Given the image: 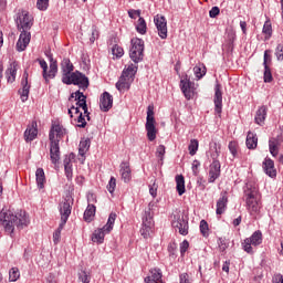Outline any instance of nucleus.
Segmentation results:
<instances>
[{
    "instance_id": "nucleus-1",
    "label": "nucleus",
    "mask_w": 283,
    "mask_h": 283,
    "mask_svg": "<svg viewBox=\"0 0 283 283\" xmlns=\"http://www.w3.org/2000/svg\"><path fill=\"white\" fill-rule=\"evenodd\" d=\"M15 23L18 30H22L15 44L17 52H25L32 39V33L29 30H32L34 25V18L28 11H22L18 13Z\"/></svg>"
},
{
    "instance_id": "nucleus-2",
    "label": "nucleus",
    "mask_w": 283,
    "mask_h": 283,
    "mask_svg": "<svg viewBox=\"0 0 283 283\" xmlns=\"http://www.w3.org/2000/svg\"><path fill=\"white\" fill-rule=\"evenodd\" d=\"M0 223L6 233L12 235V233H14V227H17V229H23V227L30 224V219H28V214L23 210L14 213L12 210L2 209L0 212Z\"/></svg>"
},
{
    "instance_id": "nucleus-3",
    "label": "nucleus",
    "mask_w": 283,
    "mask_h": 283,
    "mask_svg": "<svg viewBox=\"0 0 283 283\" xmlns=\"http://www.w3.org/2000/svg\"><path fill=\"white\" fill-rule=\"evenodd\" d=\"M66 134L67 129L59 124L53 125L50 129V159L53 165H59V160H61V146L59 144L63 140V136Z\"/></svg>"
},
{
    "instance_id": "nucleus-4",
    "label": "nucleus",
    "mask_w": 283,
    "mask_h": 283,
    "mask_svg": "<svg viewBox=\"0 0 283 283\" xmlns=\"http://www.w3.org/2000/svg\"><path fill=\"white\" fill-rule=\"evenodd\" d=\"M260 191L255 184L248 182L243 187V199L245 201L247 210L250 213H258L260 211Z\"/></svg>"
},
{
    "instance_id": "nucleus-5",
    "label": "nucleus",
    "mask_w": 283,
    "mask_h": 283,
    "mask_svg": "<svg viewBox=\"0 0 283 283\" xmlns=\"http://www.w3.org/2000/svg\"><path fill=\"white\" fill-rule=\"evenodd\" d=\"M117 214L116 212H111L108 216V220L103 228H98L93 232L92 242H97V244H103L105 242V234L112 233L114 229V223L116 222Z\"/></svg>"
},
{
    "instance_id": "nucleus-6",
    "label": "nucleus",
    "mask_w": 283,
    "mask_h": 283,
    "mask_svg": "<svg viewBox=\"0 0 283 283\" xmlns=\"http://www.w3.org/2000/svg\"><path fill=\"white\" fill-rule=\"evenodd\" d=\"M46 56L49 57L50 61V70L48 72V62L45 60L38 59V63L40 64V67H42V76L45 81V83H50V78H56V74L59 73V64L52 56V54H48Z\"/></svg>"
},
{
    "instance_id": "nucleus-7",
    "label": "nucleus",
    "mask_w": 283,
    "mask_h": 283,
    "mask_svg": "<svg viewBox=\"0 0 283 283\" xmlns=\"http://www.w3.org/2000/svg\"><path fill=\"white\" fill-rule=\"evenodd\" d=\"M129 59L135 63L143 62L145 59V41L139 38L130 40Z\"/></svg>"
},
{
    "instance_id": "nucleus-8",
    "label": "nucleus",
    "mask_w": 283,
    "mask_h": 283,
    "mask_svg": "<svg viewBox=\"0 0 283 283\" xmlns=\"http://www.w3.org/2000/svg\"><path fill=\"white\" fill-rule=\"evenodd\" d=\"M62 83H64V85H78V87L84 91L90 87V78L80 71L71 73V76L69 77H62Z\"/></svg>"
},
{
    "instance_id": "nucleus-9",
    "label": "nucleus",
    "mask_w": 283,
    "mask_h": 283,
    "mask_svg": "<svg viewBox=\"0 0 283 283\" xmlns=\"http://www.w3.org/2000/svg\"><path fill=\"white\" fill-rule=\"evenodd\" d=\"M146 132H147V138L153 143V140L156 138V134H158V130L156 129V118L154 117V106L149 105L147 107V117H146Z\"/></svg>"
},
{
    "instance_id": "nucleus-10",
    "label": "nucleus",
    "mask_w": 283,
    "mask_h": 283,
    "mask_svg": "<svg viewBox=\"0 0 283 283\" xmlns=\"http://www.w3.org/2000/svg\"><path fill=\"white\" fill-rule=\"evenodd\" d=\"M260 244H262V231L256 230L242 242L243 251L253 255V247H260Z\"/></svg>"
},
{
    "instance_id": "nucleus-11",
    "label": "nucleus",
    "mask_w": 283,
    "mask_h": 283,
    "mask_svg": "<svg viewBox=\"0 0 283 283\" xmlns=\"http://www.w3.org/2000/svg\"><path fill=\"white\" fill-rule=\"evenodd\" d=\"M151 229H154V216H151V208H148L143 216V228L140 229L143 238H148L151 234Z\"/></svg>"
},
{
    "instance_id": "nucleus-12",
    "label": "nucleus",
    "mask_w": 283,
    "mask_h": 283,
    "mask_svg": "<svg viewBox=\"0 0 283 283\" xmlns=\"http://www.w3.org/2000/svg\"><path fill=\"white\" fill-rule=\"evenodd\" d=\"M171 224L180 235H187L189 233V221L185 217H181L180 213L172 216Z\"/></svg>"
},
{
    "instance_id": "nucleus-13",
    "label": "nucleus",
    "mask_w": 283,
    "mask_h": 283,
    "mask_svg": "<svg viewBox=\"0 0 283 283\" xmlns=\"http://www.w3.org/2000/svg\"><path fill=\"white\" fill-rule=\"evenodd\" d=\"M59 211L61 216V227H65L67 224V220H70V216H72V205L70 200L65 199L59 205Z\"/></svg>"
},
{
    "instance_id": "nucleus-14",
    "label": "nucleus",
    "mask_w": 283,
    "mask_h": 283,
    "mask_svg": "<svg viewBox=\"0 0 283 283\" xmlns=\"http://www.w3.org/2000/svg\"><path fill=\"white\" fill-rule=\"evenodd\" d=\"M154 23L160 39H167V19L165 18V15H155Z\"/></svg>"
},
{
    "instance_id": "nucleus-15",
    "label": "nucleus",
    "mask_w": 283,
    "mask_h": 283,
    "mask_svg": "<svg viewBox=\"0 0 283 283\" xmlns=\"http://www.w3.org/2000/svg\"><path fill=\"white\" fill-rule=\"evenodd\" d=\"M193 82H191L187 75L180 81L181 92L187 101H191V98H193Z\"/></svg>"
},
{
    "instance_id": "nucleus-16",
    "label": "nucleus",
    "mask_w": 283,
    "mask_h": 283,
    "mask_svg": "<svg viewBox=\"0 0 283 283\" xmlns=\"http://www.w3.org/2000/svg\"><path fill=\"white\" fill-rule=\"evenodd\" d=\"M39 125L36 120H32L31 124L24 130V140L25 143H32L39 136Z\"/></svg>"
},
{
    "instance_id": "nucleus-17",
    "label": "nucleus",
    "mask_w": 283,
    "mask_h": 283,
    "mask_svg": "<svg viewBox=\"0 0 283 283\" xmlns=\"http://www.w3.org/2000/svg\"><path fill=\"white\" fill-rule=\"evenodd\" d=\"M213 103H214V112H217L218 114H222V85H220V83H216L214 86V98H213Z\"/></svg>"
},
{
    "instance_id": "nucleus-18",
    "label": "nucleus",
    "mask_w": 283,
    "mask_h": 283,
    "mask_svg": "<svg viewBox=\"0 0 283 283\" xmlns=\"http://www.w3.org/2000/svg\"><path fill=\"white\" fill-rule=\"evenodd\" d=\"M149 273L150 276L144 279L145 283H165V281H163V270H160V268L150 269Z\"/></svg>"
},
{
    "instance_id": "nucleus-19",
    "label": "nucleus",
    "mask_w": 283,
    "mask_h": 283,
    "mask_svg": "<svg viewBox=\"0 0 283 283\" xmlns=\"http://www.w3.org/2000/svg\"><path fill=\"white\" fill-rule=\"evenodd\" d=\"M114 105V97L108 92H104L99 98V107L102 112H109Z\"/></svg>"
},
{
    "instance_id": "nucleus-20",
    "label": "nucleus",
    "mask_w": 283,
    "mask_h": 283,
    "mask_svg": "<svg viewBox=\"0 0 283 283\" xmlns=\"http://www.w3.org/2000/svg\"><path fill=\"white\" fill-rule=\"evenodd\" d=\"M22 90L19 91L20 98L22 103H25L30 96V84H28V71L23 73L22 81H21Z\"/></svg>"
},
{
    "instance_id": "nucleus-21",
    "label": "nucleus",
    "mask_w": 283,
    "mask_h": 283,
    "mask_svg": "<svg viewBox=\"0 0 283 283\" xmlns=\"http://www.w3.org/2000/svg\"><path fill=\"white\" fill-rule=\"evenodd\" d=\"M263 170L266 176L270 178H276L277 170L275 169V161L273 159L266 157L263 161Z\"/></svg>"
},
{
    "instance_id": "nucleus-22",
    "label": "nucleus",
    "mask_w": 283,
    "mask_h": 283,
    "mask_svg": "<svg viewBox=\"0 0 283 283\" xmlns=\"http://www.w3.org/2000/svg\"><path fill=\"white\" fill-rule=\"evenodd\" d=\"M61 71H62V78H70L72 76V72H74V64L70 59L64 57L61 62Z\"/></svg>"
},
{
    "instance_id": "nucleus-23",
    "label": "nucleus",
    "mask_w": 283,
    "mask_h": 283,
    "mask_svg": "<svg viewBox=\"0 0 283 283\" xmlns=\"http://www.w3.org/2000/svg\"><path fill=\"white\" fill-rule=\"evenodd\" d=\"M229 203V197L227 191L221 192V197L217 201V216H222L227 211V205Z\"/></svg>"
},
{
    "instance_id": "nucleus-24",
    "label": "nucleus",
    "mask_w": 283,
    "mask_h": 283,
    "mask_svg": "<svg viewBox=\"0 0 283 283\" xmlns=\"http://www.w3.org/2000/svg\"><path fill=\"white\" fill-rule=\"evenodd\" d=\"M218 178H220V161H212L210 165L208 182H216Z\"/></svg>"
},
{
    "instance_id": "nucleus-25",
    "label": "nucleus",
    "mask_w": 283,
    "mask_h": 283,
    "mask_svg": "<svg viewBox=\"0 0 283 283\" xmlns=\"http://www.w3.org/2000/svg\"><path fill=\"white\" fill-rule=\"evenodd\" d=\"M17 62H12L9 64L7 71H6V78L8 83H14L17 81V67H18Z\"/></svg>"
},
{
    "instance_id": "nucleus-26",
    "label": "nucleus",
    "mask_w": 283,
    "mask_h": 283,
    "mask_svg": "<svg viewBox=\"0 0 283 283\" xmlns=\"http://www.w3.org/2000/svg\"><path fill=\"white\" fill-rule=\"evenodd\" d=\"M120 175H122V180L124 182H129L132 180V168H129V163L123 161L120 164Z\"/></svg>"
},
{
    "instance_id": "nucleus-27",
    "label": "nucleus",
    "mask_w": 283,
    "mask_h": 283,
    "mask_svg": "<svg viewBox=\"0 0 283 283\" xmlns=\"http://www.w3.org/2000/svg\"><path fill=\"white\" fill-rule=\"evenodd\" d=\"M266 112L268 108L265 105L259 107L254 117V122L256 123V125H264V120H266Z\"/></svg>"
},
{
    "instance_id": "nucleus-28",
    "label": "nucleus",
    "mask_w": 283,
    "mask_h": 283,
    "mask_svg": "<svg viewBox=\"0 0 283 283\" xmlns=\"http://www.w3.org/2000/svg\"><path fill=\"white\" fill-rule=\"evenodd\" d=\"M72 158H74V154H70L69 156H65L64 158V171L67 180H72Z\"/></svg>"
},
{
    "instance_id": "nucleus-29",
    "label": "nucleus",
    "mask_w": 283,
    "mask_h": 283,
    "mask_svg": "<svg viewBox=\"0 0 283 283\" xmlns=\"http://www.w3.org/2000/svg\"><path fill=\"white\" fill-rule=\"evenodd\" d=\"M138 72V66H135L134 64H129L127 69H125L122 73L123 78H128V81H134V77L136 76V73Z\"/></svg>"
},
{
    "instance_id": "nucleus-30",
    "label": "nucleus",
    "mask_w": 283,
    "mask_h": 283,
    "mask_svg": "<svg viewBox=\"0 0 283 283\" xmlns=\"http://www.w3.org/2000/svg\"><path fill=\"white\" fill-rule=\"evenodd\" d=\"M270 154L275 158L280 154V139L272 137L269 140Z\"/></svg>"
},
{
    "instance_id": "nucleus-31",
    "label": "nucleus",
    "mask_w": 283,
    "mask_h": 283,
    "mask_svg": "<svg viewBox=\"0 0 283 283\" xmlns=\"http://www.w3.org/2000/svg\"><path fill=\"white\" fill-rule=\"evenodd\" d=\"M92 202H96V201H88V206L84 211L85 222H90L94 218V216H96V206H94V203Z\"/></svg>"
},
{
    "instance_id": "nucleus-32",
    "label": "nucleus",
    "mask_w": 283,
    "mask_h": 283,
    "mask_svg": "<svg viewBox=\"0 0 283 283\" xmlns=\"http://www.w3.org/2000/svg\"><path fill=\"white\" fill-rule=\"evenodd\" d=\"M129 87H132V80L120 76L119 81L116 83V90H118V92H125V90H129Z\"/></svg>"
},
{
    "instance_id": "nucleus-33",
    "label": "nucleus",
    "mask_w": 283,
    "mask_h": 283,
    "mask_svg": "<svg viewBox=\"0 0 283 283\" xmlns=\"http://www.w3.org/2000/svg\"><path fill=\"white\" fill-rule=\"evenodd\" d=\"M35 178L39 189H43V187H45V171L43 170V168L36 169Z\"/></svg>"
},
{
    "instance_id": "nucleus-34",
    "label": "nucleus",
    "mask_w": 283,
    "mask_h": 283,
    "mask_svg": "<svg viewBox=\"0 0 283 283\" xmlns=\"http://www.w3.org/2000/svg\"><path fill=\"white\" fill-rule=\"evenodd\" d=\"M245 145L248 149H255V147H258V136L249 132L247 136Z\"/></svg>"
},
{
    "instance_id": "nucleus-35",
    "label": "nucleus",
    "mask_w": 283,
    "mask_h": 283,
    "mask_svg": "<svg viewBox=\"0 0 283 283\" xmlns=\"http://www.w3.org/2000/svg\"><path fill=\"white\" fill-rule=\"evenodd\" d=\"M176 189H177V192L179 193V196H182L186 191L185 189V176L182 175H177L176 178Z\"/></svg>"
},
{
    "instance_id": "nucleus-36",
    "label": "nucleus",
    "mask_w": 283,
    "mask_h": 283,
    "mask_svg": "<svg viewBox=\"0 0 283 283\" xmlns=\"http://www.w3.org/2000/svg\"><path fill=\"white\" fill-rule=\"evenodd\" d=\"M90 145H92V140H90V138L82 139L80 142V148H78L80 156H85V154L90 151Z\"/></svg>"
},
{
    "instance_id": "nucleus-37",
    "label": "nucleus",
    "mask_w": 283,
    "mask_h": 283,
    "mask_svg": "<svg viewBox=\"0 0 283 283\" xmlns=\"http://www.w3.org/2000/svg\"><path fill=\"white\" fill-rule=\"evenodd\" d=\"M195 76L200 81L207 74V66L205 64H199L193 67Z\"/></svg>"
},
{
    "instance_id": "nucleus-38",
    "label": "nucleus",
    "mask_w": 283,
    "mask_h": 283,
    "mask_svg": "<svg viewBox=\"0 0 283 283\" xmlns=\"http://www.w3.org/2000/svg\"><path fill=\"white\" fill-rule=\"evenodd\" d=\"M136 31L139 34H147V22L145 21V18L139 17L137 25H136Z\"/></svg>"
},
{
    "instance_id": "nucleus-39",
    "label": "nucleus",
    "mask_w": 283,
    "mask_h": 283,
    "mask_svg": "<svg viewBox=\"0 0 283 283\" xmlns=\"http://www.w3.org/2000/svg\"><path fill=\"white\" fill-rule=\"evenodd\" d=\"M263 34H265V41H269L273 35V27L271 25V21H265L262 30Z\"/></svg>"
},
{
    "instance_id": "nucleus-40",
    "label": "nucleus",
    "mask_w": 283,
    "mask_h": 283,
    "mask_svg": "<svg viewBox=\"0 0 283 283\" xmlns=\"http://www.w3.org/2000/svg\"><path fill=\"white\" fill-rule=\"evenodd\" d=\"M263 81L264 83H273V73H271V67L269 65L263 66Z\"/></svg>"
},
{
    "instance_id": "nucleus-41",
    "label": "nucleus",
    "mask_w": 283,
    "mask_h": 283,
    "mask_svg": "<svg viewBox=\"0 0 283 283\" xmlns=\"http://www.w3.org/2000/svg\"><path fill=\"white\" fill-rule=\"evenodd\" d=\"M198 147H199L198 139H191L188 146V151L190 156H196V154L198 153Z\"/></svg>"
},
{
    "instance_id": "nucleus-42",
    "label": "nucleus",
    "mask_w": 283,
    "mask_h": 283,
    "mask_svg": "<svg viewBox=\"0 0 283 283\" xmlns=\"http://www.w3.org/2000/svg\"><path fill=\"white\" fill-rule=\"evenodd\" d=\"M21 277V272H19L18 268H12L9 271V282H17Z\"/></svg>"
},
{
    "instance_id": "nucleus-43",
    "label": "nucleus",
    "mask_w": 283,
    "mask_h": 283,
    "mask_svg": "<svg viewBox=\"0 0 283 283\" xmlns=\"http://www.w3.org/2000/svg\"><path fill=\"white\" fill-rule=\"evenodd\" d=\"M112 54H113V56L120 59L125 54V51L123 50L122 46H119L118 44H115L112 48Z\"/></svg>"
},
{
    "instance_id": "nucleus-44",
    "label": "nucleus",
    "mask_w": 283,
    "mask_h": 283,
    "mask_svg": "<svg viewBox=\"0 0 283 283\" xmlns=\"http://www.w3.org/2000/svg\"><path fill=\"white\" fill-rule=\"evenodd\" d=\"M200 233L203 235V238L209 237V223H207L206 220L200 221Z\"/></svg>"
},
{
    "instance_id": "nucleus-45",
    "label": "nucleus",
    "mask_w": 283,
    "mask_h": 283,
    "mask_svg": "<svg viewBox=\"0 0 283 283\" xmlns=\"http://www.w3.org/2000/svg\"><path fill=\"white\" fill-rule=\"evenodd\" d=\"M36 8L38 10H41V12H45V10L50 8V0H38Z\"/></svg>"
},
{
    "instance_id": "nucleus-46",
    "label": "nucleus",
    "mask_w": 283,
    "mask_h": 283,
    "mask_svg": "<svg viewBox=\"0 0 283 283\" xmlns=\"http://www.w3.org/2000/svg\"><path fill=\"white\" fill-rule=\"evenodd\" d=\"M63 227H61V223L59 226V228L53 232V242L54 244H59V242H61V231H63Z\"/></svg>"
},
{
    "instance_id": "nucleus-47",
    "label": "nucleus",
    "mask_w": 283,
    "mask_h": 283,
    "mask_svg": "<svg viewBox=\"0 0 283 283\" xmlns=\"http://www.w3.org/2000/svg\"><path fill=\"white\" fill-rule=\"evenodd\" d=\"M230 154L233 156V158L238 157V143L237 142H230L228 145Z\"/></svg>"
},
{
    "instance_id": "nucleus-48",
    "label": "nucleus",
    "mask_w": 283,
    "mask_h": 283,
    "mask_svg": "<svg viewBox=\"0 0 283 283\" xmlns=\"http://www.w3.org/2000/svg\"><path fill=\"white\" fill-rule=\"evenodd\" d=\"M106 188H107V191H109L111 193H114V191H116V178L115 177H111Z\"/></svg>"
},
{
    "instance_id": "nucleus-49",
    "label": "nucleus",
    "mask_w": 283,
    "mask_h": 283,
    "mask_svg": "<svg viewBox=\"0 0 283 283\" xmlns=\"http://www.w3.org/2000/svg\"><path fill=\"white\" fill-rule=\"evenodd\" d=\"M165 145H159L156 150V156L159 160H165Z\"/></svg>"
},
{
    "instance_id": "nucleus-50",
    "label": "nucleus",
    "mask_w": 283,
    "mask_h": 283,
    "mask_svg": "<svg viewBox=\"0 0 283 283\" xmlns=\"http://www.w3.org/2000/svg\"><path fill=\"white\" fill-rule=\"evenodd\" d=\"M77 123H81L77 125V127H80L81 129H85V127H87V122L85 120V116H83V113H80L77 117Z\"/></svg>"
},
{
    "instance_id": "nucleus-51",
    "label": "nucleus",
    "mask_w": 283,
    "mask_h": 283,
    "mask_svg": "<svg viewBox=\"0 0 283 283\" xmlns=\"http://www.w3.org/2000/svg\"><path fill=\"white\" fill-rule=\"evenodd\" d=\"M78 279L83 282V283H90V274L82 270L80 273H78Z\"/></svg>"
},
{
    "instance_id": "nucleus-52",
    "label": "nucleus",
    "mask_w": 283,
    "mask_h": 283,
    "mask_svg": "<svg viewBox=\"0 0 283 283\" xmlns=\"http://www.w3.org/2000/svg\"><path fill=\"white\" fill-rule=\"evenodd\" d=\"M277 61H283V44H279L275 50Z\"/></svg>"
},
{
    "instance_id": "nucleus-53",
    "label": "nucleus",
    "mask_w": 283,
    "mask_h": 283,
    "mask_svg": "<svg viewBox=\"0 0 283 283\" xmlns=\"http://www.w3.org/2000/svg\"><path fill=\"white\" fill-rule=\"evenodd\" d=\"M220 251H227L229 248V243H227V239L219 238L218 240Z\"/></svg>"
},
{
    "instance_id": "nucleus-54",
    "label": "nucleus",
    "mask_w": 283,
    "mask_h": 283,
    "mask_svg": "<svg viewBox=\"0 0 283 283\" xmlns=\"http://www.w3.org/2000/svg\"><path fill=\"white\" fill-rule=\"evenodd\" d=\"M271 63V50H265L263 55V66L269 65Z\"/></svg>"
},
{
    "instance_id": "nucleus-55",
    "label": "nucleus",
    "mask_w": 283,
    "mask_h": 283,
    "mask_svg": "<svg viewBox=\"0 0 283 283\" xmlns=\"http://www.w3.org/2000/svg\"><path fill=\"white\" fill-rule=\"evenodd\" d=\"M220 14V8L219 7H212L209 11L210 19H216Z\"/></svg>"
},
{
    "instance_id": "nucleus-56",
    "label": "nucleus",
    "mask_w": 283,
    "mask_h": 283,
    "mask_svg": "<svg viewBox=\"0 0 283 283\" xmlns=\"http://www.w3.org/2000/svg\"><path fill=\"white\" fill-rule=\"evenodd\" d=\"M187 249H189V241L184 240L180 243V253H181V255H185V253H187Z\"/></svg>"
},
{
    "instance_id": "nucleus-57",
    "label": "nucleus",
    "mask_w": 283,
    "mask_h": 283,
    "mask_svg": "<svg viewBox=\"0 0 283 283\" xmlns=\"http://www.w3.org/2000/svg\"><path fill=\"white\" fill-rule=\"evenodd\" d=\"M98 39V30L96 29V25L92 27V36L90 38L91 43H94Z\"/></svg>"
},
{
    "instance_id": "nucleus-58",
    "label": "nucleus",
    "mask_w": 283,
    "mask_h": 283,
    "mask_svg": "<svg viewBox=\"0 0 283 283\" xmlns=\"http://www.w3.org/2000/svg\"><path fill=\"white\" fill-rule=\"evenodd\" d=\"M128 17L130 19H137V17H140V10H134V9L128 10Z\"/></svg>"
},
{
    "instance_id": "nucleus-59",
    "label": "nucleus",
    "mask_w": 283,
    "mask_h": 283,
    "mask_svg": "<svg viewBox=\"0 0 283 283\" xmlns=\"http://www.w3.org/2000/svg\"><path fill=\"white\" fill-rule=\"evenodd\" d=\"M200 167V161L198 159L192 163V172L193 176H198V168Z\"/></svg>"
},
{
    "instance_id": "nucleus-60",
    "label": "nucleus",
    "mask_w": 283,
    "mask_h": 283,
    "mask_svg": "<svg viewBox=\"0 0 283 283\" xmlns=\"http://www.w3.org/2000/svg\"><path fill=\"white\" fill-rule=\"evenodd\" d=\"M220 149H221L220 144H217L216 142L210 143V153L220 151Z\"/></svg>"
},
{
    "instance_id": "nucleus-61",
    "label": "nucleus",
    "mask_w": 283,
    "mask_h": 283,
    "mask_svg": "<svg viewBox=\"0 0 283 283\" xmlns=\"http://www.w3.org/2000/svg\"><path fill=\"white\" fill-rule=\"evenodd\" d=\"M197 185L201 191H205V189H207V186L205 185V179H202V177H198Z\"/></svg>"
},
{
    "instance_id": "nucleus-62",
    "label": "nucleus",
    "mask_w": 283,
    "mask_h": 283,
    "mask_svg": "<svg viewBox=\"0 0 283 283\" xmlns=\"http://www.w3.org/2000/svg\"><path fill=\"white\" fill-rule=\"evenodd\" d=\"M179 280H180V283H191V281L189 280V274L187 273L180 274Z\"/></svg>"
},
{
    "instance_id": "nucleus-63",
    "label": "nucleus",
    "mask_w": 283,
    "mask_h": 283,
    "mask_svg": "<svg viewBox=\"0 0 283 283\" xmlns=\"http://www.w3.org/2000/svg\"><path fill=\"white\" fill-rule=\"evenodd\" d=\"M176 249H178V245L176 243H170L168 245V252L170 255H176Z\"/></svg>"
},
{
    "instance_id": "nucleus-64",
    "label": "nucleus",
    "mask_w": 283,
    "mask_h": 283,
    "mask_svg": "<svg viewBox=\"0 0 283 283\" xmlns=\"http://www.w3.org/2000/svg\"><path fill=\"white\" fill-rule=\"evenodd\" d=\"M272 283H283V276L282 274H275L273 277H272Z\"/></svg>"
}]
</instances>
